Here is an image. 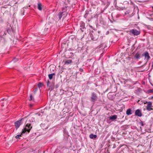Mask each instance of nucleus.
Masks as SVG:
<instances>
[{"label":"nucleus","mask_w":153,"mask_h":153,"mask_svg":"<svg viewBox=\"0 0 153 153\" xmlns=\"http://www.w3.org/2000/svg\"><path fill=\"white\" fill-rule=\"evenodd\" d=\"M64 12H60L58 14L59 19H61L62 15H64Z\"/></svg>","instance_id":"12"},{"label":"nucleus","mask_w":153,"mask_h":153,"mask_svg":"<svg viewBox=\"0 0 153 153\" xmlns=\"http://www.w3.org/2000/svg\"><path fill=\"white\" fill-rule=\"evenodd\" d=\"M117 117V116L116 115H111L109 117V120H111L112 121H114L116 120Z\"/></svg>","instance_id":"9"},{"label":"nucleus","mask_w":153,"mask_h":153,"mask_svg":"<svg viewBox=\"0 0 153 153\" xmlns=\"http://www.w3.org/2000/svg\"><path fill=\"white\" fill-rule=\"evenodd\" d=\"M38 115H39V116H40V115H41V114H39Z\"/></svg>","instance_id":"38"},{"label":"nucleus","mask_w":153,"mask_h":153,"mask_svg":"<svg viewBox=\"0 0 153 153\" xmlns=\"http://www.w3.org/2000/svg\"><path fill=\"white\" fill-rule=\"evenodd\" d=\"M37 85L39 88H41L43 85V84L42 83L39 82Z\"/></svg>","instance_id":"23"},{"label":"nucleus","mask_w":153,"mask_h":153,"mask_svg":"<svg viewBox=\"0 0 153 153\" xmlns=\"http://www.w3.org/2000/svg\"><path fill=\"white\" fill-rule=\"evenodd\" d=\"M109 33V32L108 31L106 32V34H108Z\"/></svg>","instance_id":"37"},{"label":"nucleus","mask_w":153,"mask_h":153,"mask_svg":"<svg viewBox=\"0 0 153 153\" xmlns=\"http://www.w3.org/2000/svg\"><path fill=\"white\" fill-rule=\"evenodd\" d=\"M152 103L151 102H148V105L147 106H152Z\"/></svg>","instance_id":"26"},{"label":"nucleus","mask_w":153,"mask_h":153,"mask_svg":"<svg viewBox=\"0 0 153 153\" xmlns=\"http://www.w3.org/2000/svg\"><path fill=\"white\" fill-rule=\"evenodd\" d=\"M8 26H9L10 27L9 28L7 29V31L8 33H9L10 32L12 29V28L10 25H8Z\"/></svg>","instance_id":"21"},{"label":"nucleus","mask_w":153,"mask_h":153,"mask_svg":"<svg viewBox=\"0 0 153 153\" xmlns=\"http://www.w3.org/2000/svg\"><path fill=\"white\" fill-rule=\"evenodd\" d=\"M44 125H45L44 124L42 123L40 125V126L41 127L43 128V127H44Z\"/></svg>","instance_id":"30"},{"label":"nucleus","mask_w":153,"mask_h":153,"mask_svg":"<svg viewBox=\"0 0 153 153\" xmlns=\"http://www.w3.org/2000/svg\"><path fill=\"white\" fill-rule=\"evenodd\" d=\"M139 124L142 126H144V124L143 122L142 121H140L139 123Z\"/></svg>","instance_id":"28"},{"label":"nucleus","mask_w":153,"mask_h":153,"mask_svg":"<svg viewBox=\"0 0 153 153\" xmlns=\"http://www.w3.org/2000/svg\"><path fill=\"white\" fill-rule=\"evenodd\" d=\"M105 43L104 41L102 40L101 41V44L98 46L97 47L98 48H100L102 47H103V45Z\"/></svg>","instance_id":"16"},{"label":"nucleus","mask_w":153,"mask_h":153,"mask_svg":"<svg viewBox=\"0 0 153 153\" xmlns=\"http://www.w3.org/2000/svg\"><path fill=\"white\" fill-rule=\"evenodd\" d=\"M142 56H144L145 57L144 59H147V61L149 60L151 58L150 56L149 55V53L148 52L146 51L144 52L142 55Z\"/></svg>","instance_id":"6"},{"label":"nucleus","mask_w":153,"mask_h":153,"mask_svg":"<svg viewBox=\"0 0 153 153\" xmlns=\"http://www.w3.org/2000/svg\"><path fill=\"white\" fill-rule=\"evenodd\" d=\"M152 8H153V6L152 7Z\"/></svg>","instance_id":"41"},{"label":"nucleus","mask_w":153,"mask_h":153,"mask_svg":"<svg viewBox=\"0 0 153 153\" xmlns=\"http://www.w3.org/2000/svg\"><path fill=\"white\" fill-rule=\"evenodd\" d=\"M38 8L40 10H41L42 9V6L40 3H39L38 4Z\"/></svg>","instance_id":"18"},{"label":"nucleus","mask_w":153,"mask_h":153,"mask_svg":"<svg viewBox=\"0 0 153 153\" xmlns=\"http://www.w3.org/2000/svg\"><path fill=\"white\" fill-rule=\"evenodd\" d=\"M89 15V12L88 11H86L84 17L86 18H88V15Z\"/></svg>","instance_id":"20"},{"label":"nucleus","mask_w":153,"mask_h":153,"mask_svg":"<svg viewBox=\"0 0 153 153\" xmlns=\"http://www.w3.org/2000/svg\"><path fill=\"white\" fill-rule=\"evenodd\" d=\"M149 99H150V100H153V95L151 96L150 97V98H149Z\"/></svg>","instance_id":"31"},{"label":"nucleus","mask_w":153,"mask_h":153,"mask_svg":"<svg viewBox=\"0 0 153 153\" xmlns=\"http://www.w3.org/2000/svg\"><path fill=\"white\" fill-rule=\"evenodd\" d=\"M18 60V59L17 58H15L13 60L12 62H15Z\"/></svg>","instance_id":"27"},{"label":"nucleus","mask_w":153,"mask_h":153,"mask_svg":"<svg viewBox=\"0 0 153 153\" xmlns=\"http://www.w3.org/2000/svg\"><path fill=\"white\" fill-rule=\"evenodd\" d=\"M25 118H24L20 120L15 122L14 123L15 126L16 127V129H17L20 126V125L22 124V120H24Z\"/></svg>","instance_id":"4"},{"label":"nucleus","mask_w":153,"mask_h":153,"mask_svg":"<svg viewBox=\"0 0 153 153\" xmlns=\"http://www.w3.org/2000/svg\"><path fill=\"white\" fill-rule=\"evenodd\" d=\"M151 93H153V89H149L146 92V93L148 94Z\"/></svg>","instance_id":"24"},{"label":"nucleus","mask_w":153,"mask_h":153,"mask_svg":"<svg viewBox=\"0 0 153 153\" xmlns=\"http://www.w3.org/2000/svg\"><path fill=\"white\" fill-rule=\"evenodd\" d=\"M151 106H147L146 109L147 110L149 111H150L151 110H153V108L151 107Z\"/></svg>","instance_id":"22"},{"label":"nucleus","mask_w":153,"mask_h":153,"mask_svg":"<svg viewBox=\"0 0 153 153\" xmlns=\"http://www.w3.org/2000/svg\"><path fill=\"white\" fill-rule=\"evenodd\" d=\"M74 54L73 53H72V52H70V56H74Z\"/></svg>","instance_id":"29"},{"label":"nucleus","mask_w":153,"mask_h":153,"mask_svg":"<svg viewBox=\"0 0 153 153\" xmlns=\"http://www.w3.org/2000/svg\"><path fill=\"white\" fill-rule=\"evenodd\" d=\"M29 131H30V130L31 129V128H32V127H30V124H29Z\"/></svg>","instance_id":"33"},{"label":"nucleus","mask_w":153,"mask_h":153,"mask_svg":"<svg viewBox=\"0 0 153 153\" xmlns=\"http://www.w3.org/2000/svg\"><path fill=\"white\" fill-rule=\"evenodd\" d=\"M97 136L96 134H91L89 136V137L91 139L94 138H95L97 137Z\"/></svg>","instance_id":"19"},{"label":"nucleus","mask_w":153,"mask_h":153,"mask_svg":"<svg viewBox=\"0 0 153 153\" xmlns=\"http://www.w3.org/2000/svg\"><path fill=\"white\" fill-rule=\"evenodd\" d=\"M59 85L58 84H57L55 86V87L56 88H58L59 87Z\"/></svg>","instance_id":"34"},{"label":"nucleus","mask_w":153,"mask_h":153,"mask_svg":"<svg viewBox=\"0 0 153 153\" xmlns=\"http://www.w3.org/2000/svg\"><path fill=\"white\" fill-rule=\"evenodd\" d=\"M131 109H128L126 111V114L127 115H129L131 114L132 113L131 112Z\"/></svg>","instance_id":"15"},{"label":"nucleus","mask_w":153,"mask_h":153,"mask_svg":"<svg viewBox=\"0 0 153 153\" xmlns=\"http://www.w3.org/2000/svg\"><path fill=\"white\" fill-rule=\"evenodd\" d=\"M90 97L91 101L94 103H95V102L97 101L98 99L97 94L94 92H92L91 94Z\"/></svg>","instance_id":"3"},{"label":"nucleus","mask_w":153,"mask_h":153,"mask_svg":"<svg viewBox=\"0 0 153 153\" xmlns=\"http://www.w3.org/2000/svg\"><path fill=\"white\" fill-rule=\"evenodd\" d=\"M27 131L29 132V125L28 123L26 124L25 127L22 130V131L21 134L17 135L16 136V139H20V137H22V134L25 133Z\"/></svg>","instance_id":"1"},{"label":"nucleus","mask_w":153,"mask_h":153,"mask_svg":"<svg viewBox=\"0 0 153 153\" xmlns=\"http://www.w3.org/2000/svg\"><path fill=\"white\" fill-rule=\"evenodd\" d=\"M50 82L48 80L47 82V86L48 87H49V89L50 90H53L54 87H53L54 86V83H52L51 85H50Z\"/></svg>","instance_id":"7"},{"label":"nucleus","mask_w":153,"mask_h":153,"mask_svg":"<svg viewBox=\"0 0 153 153\" xmlns=\"http://www.w3.org/2000/svg\"><path fill=\"white\" fill-rule=\"evenodd\" d=\"M129 32L132 33L134 36H137L140 33V32L136 29H132L130 30Z\"/></svg>","instance_id":"5"},{"label":"nucleus","mask_w":153,"mask_h":153,"mask_svg":"<svg viewBox=\"0 0 153 153\" xmlns=\"http://www.w3.org/2000/svg\"><path fill=\"white\" fill-rule=\"evenodd\" d=\"M115 1H116V0H115Z\"/></svg>","instance_id":"40"},{"label":"nucleus","mask_w":153,"mask_h":153,"mask_svg":"<svg viewBox=\"0 0 153 153\" xmlns=\"http://www.w3.org/2000/svg\"><path fill=\"white\" fill-rule=\"evenodd\" d=\"M33 104H29V107H32L33 106Z\"/></svg>","instance_id":"36"},{"label":"nucleus","mask_w":153,"mask_h":153,"mask_svg":"<svg viewBox=\"0 0 153 153\" xmlns=\"http://www.w3.org/2000/svg\"><path fill=\"white\" fill-rule=\"evenodd\" d=\"M55 75V74L54 73L49 74L48 75L49 79L50 80H51L53 78V76Z\"/></svg>","instance_id":"17"},{"label":"nucleus","mask_w":153,"mask_h":153,"mask_svg":"<svg viewBox=\"0 0 153 153\" xmlns=\"http://www.w3.org/2000/svg\"><path fill=\"white\" fill-rule=\"evenodd\" d=\"M37 88H35L33 90V93H32L33 94L35 95L37 91Z\"/></svg>","instance_id":"25"},{"label":"nucleus","mask_w":153,"mask_h":153,"mask_svg":"<svg viewBox=\"0 0 153 153\" xmlns=\"http://www.w3.org/2000/svg\"><path fill=\"white\" fill-rule=\"evenodd\" d=\"M80 26L81 28L80 30H81L82 32L84 31V29L85 28V23L83 22H80Z\"/></svg>","instance_id":"10"},{"label":"nucleus","mask_w":153,"mask_h":153,"mask_svg":"<svg viewBox=\"0 0 153 153\" xmlns=\"http://www.w3.org/2000/svg\"><path fill=\"white\" fill-rule=\"evenodd\" d=\"M79 71L80 72H82L83 71V70L82 69V68H79Z\"/></svg>","instance_id":"32"},{"label":"nucleus","mask_w":153,"mask_h":153,"mask_svg":"<svg viewBox=\"0 0 153 153\" xmlns=\"http://www.w3.org/2000/svg\"><path fill=\"white\" fill-rule=\"evenodd\" d=\"M72 63V60L68 59L66 60L65 63V64L69 65L71 64Z\"/></svg>","instance_id":"11"},{"label":"nucleus","mask_w":153,"mask_h":153,"mask_svg":"<svg viewBox=\"0 0 153 153\" xmlns=\"http://www.w3.org/2000/svg\"><path fill=\"white\" fill-rule=\"evenodd\" d=\"M34 94H33L32 93L30 94V96L29 101L32 100L33 101H34Z\"/></svg>","instance_id":"14"},{"label":"nucleus","mask_w":153,"mask_h":153,"mask_svg":"<svg viewBox=\"0 0 153 153\" xmlns=\"http://www.w3.org/2000/svg\"><path fill=\"white\" fill-rule=\"evenodd\" d=\"M90 35L91 39L94 41L96 40L98 36V35L97 34V32L95 30L92 31V33L90 34Z\"/></svg>","instance_id":"2"},{"label":"nucleus","mask_w":153,"mask_h":153,"mask_svg":"<svg viewBox=\"0 0 153 153\" xmlns=\"http://www.w3.org/2000/svg\"><path fill=\"white\" fill-rule=\"evenodd\" d=\"M100 38H102V37H101Z\"/></svg>","instance_id":"39"},{"label":"nucleus","mask_w":153,"mask_h":153,"mask_svg":"<svg viewBox=\"0 0 153 153\" xmlns=\"http://www.w3.org/2000/svg\"><path fill=\"white\" fill-rule=\"evenodd\" d=\"M135 115L139 117L142 116V113L141 111L139 109L137 110L135 112Z\"/></svg>","instance_id":"8"},{"label":"nucleus","mask_w":153,"mask_h":153,"mask_svg":"<svg viewBox=\"0 0 153 153\" xmlns=\"http://www.w3.org/2000/svg\"><path fill=\"white\" fill-rule=\"evenodd\" d=\"M140 54L139 52H137L134 55V57L136 59L140 58Z\"/></svg>","instance_id":"13"},{"label":"nucleus","mask_w":153,"mask_h":153,"mask_svg":"<svg viewBox=\"0 0 153 153\" xmlns=\"http://www.w3.org/2000/svg\"><path fill=\"white\" fill-rule=\"evenodd\" d=\"M116 147V145L115 144H114L113 145V148H114Z\"/></svg>","instance_id":"35"}]
</instances>
